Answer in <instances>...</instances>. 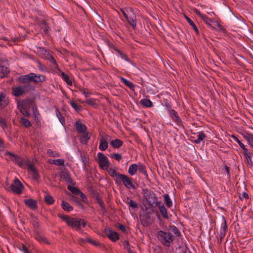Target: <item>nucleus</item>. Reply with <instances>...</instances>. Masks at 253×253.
<instances>
[{
	"mask_svg": "<svg viewBox=\"0 0 253 253\" xmlns=\"http://www.w3.org/2000/svg\"><path fill=\"white\" fill-rule=\"evenodd\" d=\"M232 138L234 139V140L237 142L238 143V144L239 145V146H240V147L242 149V150H243L244 149H246V148L245 147V145H244L243 143H242L241 142V141H240L239 140V139L236 137L234 135H232Z\"/></svg>",
	"mask_w": 253,
	"mask_h": 253,
	"instance_id": "nucleus-46",
	"label": "nucleus"
},
{
	"mask_svg": "<svg viewBox=\"0 0 253 253\" xmlns=\"http://www.w3.org/2000/svg\"><path fill=\"white\" fill-rule=\"evenodd\" d=\"M106 43L107 44V45L111 48H112V49H114V48L115 47V46L114 45V44L111 42L109 40H106L105 41Z\"/></svg>",
	"mask_w": 253,
	"mask_h": 253,
	"instance_id": "nucleus-56",
	"label": "nucleus"
},
{
	"mask_svg": "<svg viewBox=\"0 0 253 253\" xmlns=\"http://www.w3.org/2000/svg\"><path fill=\"white\" fill-rule=\"evenodd\" d=\"M195 12L204 21V22L209 27L215 28V27L212 26L211 24L213 21L212 19L209 18L206 15L201 13V12L198 9H196Z\"/></svg>",
	"mask_w": 253,
	"mask_h": 253,
	"instance_id": "nucleus-14",
	"label": "nucleus"
},
{
	"mask_svg": "<svg viewBox=\"0 0 253 253\" xmlns=\"http://www.w3.org/2000/svg\"><path fill=\"white\" fill-rule=\"evenodd\" d=\"M24 187L17 178H15L13 182L10 184V187H5V190L12 191L16 194H21Z\"/></svg>",
	"mask_w": 253,
	"mask_h": 253,
	"instance_id": "nucleus-4",
	"label": "nucleus"
},
{
	"mask_svg": "<svg viewBox=\"0 0 253 253\" xmlns=\"http://www.w3.org/2000/svg\"><path fill=\"white\" fill-rule=\"evenodd\" d=\"M20 112L24 116H30V113L27 109V108H25L24 109L22 110V111H20Z\"/></svg>",
	"mask_w": 253,
	"mask_h": 253,
	"instance_id": "nucleus-53",
	"label": "nucleus"
},
{
	"mask_svg": "<svg viewBox=\"0 0 253 253\" xmlns=\"http://www.w3.org/2000/svg\"><path fill=\"white\" fill-rule=\"evenodd\" d=\"M117 227L121 230L122 232L124 233L126 232V228L122 224H118V225L117 226Z\"/></svg>",
	"mask_w": 253,
	"mask_h": 253,
	"instance_id": "nucleus-54",
	"label": "nucleus"
},
{
	"mask_svg": "<svg viewBox=\"0 0 253 253\" xmlns=\"http://www.w3.org/2000/svg\"><path fill=\"white\" fill-rule=\"evenodd\" d=\"M137 169L139 171V172L144 174L146 177V178H148V175L147 173V171L146 170V168L144 166L142 165H139L137 167Z\"/></svg>",
	"mask_w": 253,
	"mask_h": 253,
	"instance_id": "nucleus-29",
	"label": "nucleus"
},
{
	"mask_svg": "<svg viewBox=\"0 0 253 253\" xmlns=\"http://www.w3.org/2000/svg\"><path fill=\"white\" fill-rule=\"evenodd\" d=\"M119 176V182L116 183L118 184H123L124 186L128 189H132L135 190L136 188L132 182V178L126 175L125 174H121Z\"/></svg>",
	"mask_w": 253,
	"mask_h": 253,
	"instance_id": "nucleus-6",
	"label": "nucleus"
},
{
	"mask_svg": "<svg viewBox=\"0 0 253 253\" xmlns=\"http://www.w3.org/2000/svg\"><path fill=\"white\" fill-rule=\"evenodd\" d=\"M124 249L126 250L127 248V249L129 248V242L127 241H125L124 243Z\"/></svg>",
	"mask_w": 253,
	"mask_h": 253,
	"instance_id": "nucleus-64",
	"label": "nucleus"
},
{
	"mask_svg": "<svg viewBox=\"0 0 253 253\" xmlns=\"http://www.w3.org/2000/svg\"><path fill=\"white\" fill-rule=\"evenodd\" d=\"M17 107L20 111H22V110L26 108L27 106L26 104L23 102H18L17 103Z\"/></svg>",
	"mask_w": 253,
	"mask_h": 253,
	"instance_id": "nucleus-50",
	"label": "nucleus"
},
{
	"mask_svg": "<svg viewBox=\"0 0 253 253\" xmlns=\"http://www.w3.org/2000/svg\"><path fill=\"white\" fill-rule=\"evenodd\" d=\"M153 199H152V201H148L150 205H153V204H155L156 206H158V208L159 209L160 212L163 217L165 219H168L169 216L168 215V212L167 210L164 205L163 204L159 202L158 203L157 201V199L155 197L154 194H153Z\"/></svg>",
	"mask_w": 253,
	"mask_h": 253,
	"instance_id": "nucleus-7",
	"label": "nucleus"
},
{
	"mask_svg": "<svg viewBox=\"0 0 253 253\" xmlns=\"http://www.w3.org/2000/svg\"><path fill=\"white\" fill-rule=\"evenodd\" d=\"M9 72V70L5 66H1L0 67V77L3 78L5 77L6 75H7Z\"/></svg>",
	"mask_w": 253,
	"mask_h": 253,
	"instance_id": "nucleus-31",
	"label": "nucleus"
},
{
	"mask_svg": "<svg viewBox=\"0 0 253 253\" xmlns=\"http://www.w3.org/2000/svg\"><path fill=\"white\" fill-rule=\"evenodd\" d=\"M182 253H191L189 249L186 247L182 250Z\"/></svg>",
	"mask_w": 253,
	"mask_h": 253,
	"instance_id": "nucleus-63",
	"label": "nucleus"
},
{
	"mask_svg": "<svg viewBox=\"0 0 253 253\" xmlns=\"http://www.w3.org/2000/svg\"><path fill=\"white\" fill-rule=\"evenodd\" d=\"M47 153L48 155L50 156L53 157H59L60 155L59 153L57 152H54L51 150H48L47 151Z\"/></svg>",
	"mask_w": 253,
	"mask_h": 253,
	"instance_id": "nucleus-45",
	"label": "nucleus"
},
{
	"mask_svg": "<svg viewBox=\"0 0 253 253\" xmlns=\"http://www.w3.org/2000/svg\"><path fill=\"white\" fill-rule=\"evenodd\" d=\"M80 103H86L90 106L95 105V103H94L93 100L89 97L86 98L85 100H81L80 99Z\"/></svg>",
	"mask_w": 253,
	"mask_h": 253,
	"instance_id": "nucleus-36",
	"label": "nucleus"
},
{
	"mask_svg": "<svg viewBox=\"0 0 253 253\" xmlns=\"http://www.w3.org/2000/svg\"><path fill=\"white\" fill-rule=\"evenodd\" d=\"M33 74V79H32V82H35V83H38V82H43L45 80V78L43 76L38 74L37 75L35 73H32Z\"/></svg>",
	"mask_w": 253,
	"mask_h": 253,
	"instance_id": "nucleus-24",
	"label": "nucleus"
},
{
	"mask_svg": "<svg viewBox=\"0 0 253 253\" xmlns=\"http://www.w3.org/2000/svg\"><path fill=\"white\" fill-rule=\"evenodd\" d=\"M24 202L27 206L32 210H35L37 208V201L35 200L32 199H25Z\"/></svg>",
	"mask_w": 253,
	"mask_h": 253,
	"instance_id": "nucleus-18",
	"label": "nucleus"
},
{
	"mask_svg": "<svg viewBox=\"0 0 253 253\" xmlns=\"http://www.w3.org/2000/svg\"><path fill=\"white\" fill-rule=\"evenodd\" d=\"M38 68L39 70L41 71H45V67L43 65H42L41 63L40 62L38 63Z\"/></svg>",
	"mask_w": 253,
	"mask_h": 253,
	"instance_id": "nucleus-61",
	"label": "nucleus"
},
{
	"mask_svg": "<svg viewBox=\"0 0 253 253\" xmlns=\"http://www.w3.org/2000/svg\"><path fill=\"white\" fill-rule=\"evenodd\" d=\"M107 169V171L108 173V174L110 175V176H111L112 178H114L115 183H119V175H121V173H119L115 169L109 168V167L107 169Z\"/></svg>",
	"mask_w": 253,
	"mask_h": 253,
	"instance_id": "nucleus-15",
	"label": "nucleus"
},
{
	"mask_svg": "<svg viewBox=\"0 0 253 253\" xmlns=\"http://www.w3.org/2000/svg\"><path fill=\"white\" fill-rule=\"evenodd\" d=\"M28 171L33 180H38L39 179L40 177L39 174L33 165L29 164L28 166Z\"/></svg>",
	"mask_w": 253,
	"mask_h": 253,
	"instance_id": "nucleus-11",
	"label": "nucleus"
},
{
	"mask_svg": "<svg viewBox=\"0 0 253 253\" xmlns=\"http://www.w3.org/2000/svg\"><path fill=\"white\" fill-rule=\"evenodd\" d=\"M111 157L114 158L118 162H120V160L122 159V155L119 153H114L112 155H111Z\"/></svg>",
	"mask_w": 253,
	"mask_h": 253,
	"instance_id": "nucleus-49",
	"label": "nucleus"
},
{
	"mask_svg": "<svg viewBox=\"0 0 253 253\" xmlns=\"http://www.w3.org/2000/svg\"><path fill=\"white\" fill-rule=\"evenodd\" d=\"M172 228V231L173 232V233L176 235V236H179L180 235V231H179V230L177 229V228L176 227H175V226H172L171 227Z\"/></svg>",
	"mask_w": 253,
	"mask_h": 253,
	"instance_id": "nucleus-52",
	"label": "nucleus"
},
{
	"mask_svg": "<svg viewBox=\"0 0 253 253\" xmlns=\"http://www.w3.org/2000/svg\"><path fill=\"white\" fill-rule=\"evenodd\" d=\"M169 117L179 126H182V122L177 112L174 110H170L169 111Z\"/></svg>",
	"mask_w": 253,
	"mask_h": 253,
	"instance_id": "nucleus-12",
	"label": "nucleus"
},
{
	"mask_svg": "<svg viewBox=\"0 0 253 253\" xmlns=\"http://www.w3.org/2000/svg\"><path fill=\"white\" fill-rule=\"evenodd\" d=\"M227 229V225L226 224V222L225 219H224L223 224L222 225L221 229L219 232V237L220 239V242L222 241V239L224 238Z\"/></svg>",
	"mask_w": 253,
	"mask_h": 253,
	"instance_id": "nucleus-19",
	"label": "nucleus"
},
{
	"mask_svg": "<svg viewBox=\"0 0 253 253\" xmlns=\"http://www.w3.org/2000/svg\"><path fill=\"white\" fill-rule=\"evenodd\" d=\"M44 200L45 202L49 205L53 204L54 201L53 197L51 196L48 194H46L44 195Z\"/></svg>",
	"mask_w": 253,
	"mask_h": 253,
	"instance_id": "nucleus-34",
	"label": "nucleus"
},
{
	"mask_svg": "<svg viewBox=\"0 0 253 253\" xmlns=\"http://www.w3.org/2000/svg\"><path fill=\"white\" fill-rule=\"evenodd\" d=\"M29 87L30 86L28 85H24L13 87L12 88L13 94L15 96H21L28 91Z\"/></svg>",
	"mask_w": 253,
	"mask_h": 253,
	"instance_id": "nucleus-10",
	"label": "nucleus"
},
{
	"mask_svg": "<svg viewBox=\"0 0 253 253\" xmlns=\"http://www.w3.org/2000/svg\"><path fill=\"white\" fill-rule=\"evenodd\" d=\"M100 138L99 139V149L101 151H104L108 148V143L107 142V139L110 136L107 135L106 136V138H104L103 136L101 135L100 134Z\"/></svg>",
	"mask_w": 253,
	"mask_h": 253,
	"instance_id": "nucleus-13",
	"label": "nucleus"
},
{
	"mask_svg": "<svg viewBox=\"0 0 253 253\" xmlns=\"http://www.w3.org/2000/svg\"><path fill=\"white\" fill-rule=\"evenodd\" d=\"M59 217L73 229L79 230V219L77 217H70L67 215L60 214Z\"/></svg>",
	"mask_w": 253,
	"mask_h": 253,
	"instance_id": "nucleus-3",
	"label": "nucleus"
},
{
	"mask_svg": "<svg viewBox=\"0 0 253 253\" xmlns=\"http://www.w3.org/2000/svg\"><path fill=\"white\" fill-rule=\"evenodd\" d=\"M127 204H128L129 207L133 209H135L138 207V205L136 203H135L134 201L131 200H129L127 202Z\"/></svg>",
	"mask_w": 253,
	"mask_h": 253,
	"instance_id": "nucleus-48",
	"label": "nucleus"
},
{
	"mask_svg": "<svg viewBox=\"0 0 253 253\" xmlns=\"http://www.w3.org/2000/svg\"><path fill=\"white\" fill-rule=\"evenodd\" d=\"M33 76L32 73L22 75L19 77L18 81L22 84L32 82Z\"/></svg>",
	"mask_w": 253,
	"mask_h": 253,
	"instance_id": "nucleus-17",
	"label": "nucleus"
},
{
	"mask_svg": "<svg viewBox=\"0 0 253 253\" xmlns=\"http://www.w3.org/2000/svg\"><path fill=\"white\" fill-rule=\"evenodd\" d=\"M68 190L72 193L74 195H77L79 193V190L72 185L68 186Z\"/></svg>",
	"mask_w": 253,
	"mask_h": 253,
	"instance_id": "nucleus-39",
	"label": "nucleus"
},
{
	"mask_svg": "<svg viewBox=\"0 0 253 253\" xmlns=\"http://www.w3.org/2000/svg\"><path fill=\"white\" fill-rule=\"evenodd\" d=\"M243 154L245 157V161L248 164L249 166L251 167L253 166V162L252 160V154L248 151V150L246 148L243 150Z\"/></svg>",
	"mask_w": 253,
	"mask_h": 253,
	"instance_id": "nucleus-16",
	"label": "nucleus"
},
{
	"mask_svg": "<svg viewBox=\"0 0 253 253\" xmlns=\"http://www.w3.org/2000/svg\"><path fill=\"white\" fill-rule=\"evenodd\" d=\"M131 27L134 29L136 26V17L134 14L132 13L131 16L128 17V19H126Z\"/></svg>",
	"mask_w": 253,
	"mask_h": 253,
	"instance_id": "nucleus-23",
	"label": "nucleus"
},
{
	"mask_svg": "<svg viewBox=\"0 0 253 253\" xmlns=\"http://www.w3.org/2000/svg\"><path fill=\"white\" fill-rule=\"evenodd\" d=\"M110 144L113 147L118 148L123 145V142L120 139H115V140L111 141Z\"/></svg>",
	"mask_w": 253,
	"mask_h": 253,
	"instance_id": "nucleus-25",
	"label": "nucleus"
},
{
	"mask_svg": "<svg viewBox=\"0 0 253 253\" xmlns=\"http://www.w3.org/2000/svg\"><path fill=\"white\" fill-rule=\"evenodd\" d=\"M61 177L64 178L66 181L70 182L71 180L70 175L67 172H62L61 174Z\"/></svg>",
	"mask_w": 253,
	"mask_h": 253,
	"instance_id": "nucleus-40",
	"label": "nucleus"
},
{
	"mask_svg": "<svg viewBox=\"0 0 253 253\" xmlns=\"http://www.w3.org/2000/svg\"><path fill=\"white\" fill-rule=\"evenodd\" d=\"M45 58L52 64V66L53 67H55L56 65V61L53 56L50 54V53L46 56Z\"/></svg>",
	"mask_w": 253,
	"mask_h": 253,
	"instance_id": "nucleus-35",
	"label": "nucleus"
},
{
	"mask_svg": "<svg viewBox=\"0 0 253 253\" xmlns=\"http://www.w3.org/2000/svg\"><path fill=\"white\" fill-rule=\"evenodd\" d=\"M38 51L39 53L42 54L44 56V58L46 57V56L50 53L49 51H47L46 49L42 47H39Z\"/></svg>",
	"mask_w": 253,
	"mask_h": 253,
	"instance_id": "nucleus-44",
	"label": "nucleus"
},
{
	"mask_svg": "<svg viewBox=\"0 0 253 253\" xmlns=\"http://www.w3.org/2000/svg\"><path fill=\"white\" fill-rule=\"evenodd\" d=\"M0 124H1L2 127H4L6 126V121L5 119L2 118H0Z\"/></svg>",
	"mask_w": 253,
	"mask_h": 253,
	"instance_id": "nucleus-62",
	"label": "nucleus"
},
{
	"mask_svg": "<svg viewBox=\"0 0 253 253\" xmlns=\"http://www.w3.org/2000/svg\"><path fill=\"white\" fill-rule=\"evenodd\" d=\"M211 24L212 26L215 27V28H211L213 29H215L216 28H217L219 30H224V29L222 28V26L220 24H219L217 21H212Z\"/></svg>",
	"mask_w": 253,
	"mask_h": 253,
	"instance_id": "nucleus-42",
	"label": "nucleus"
},
{
	"mask_svg": "<svg viewBox=\"0 0 253 253\" xmlns=\"http://www.w3.org/2000/svg\"><path fill=\"white\" fill-rule=\"evenodd\" d=\"M45 34H47L49 30V27L46 24H44L42 27Z\"/></svg>",
	"mask_w": 253,
	"mask_h": 253,
	"instance_id": "nucleus-60",
	"label": "nucleus"
},
{
	"mask_svg": "<svg viewBox=\"0 0 253 253\" xmlns=\"http://www.w3.org/2000/svg\"><path fill=\"white\" fill-rule=\"evenodd\" d=\"M61 77L62 79L66 82V83L69 85H71L72 83L71 81L70 80L69 77L67 75L65 74L64 73H62L61 74Z\"/></svg>",
	"mask_w": 253,
	"mask_h": 253,
	"instance_id": "nucleus-37",
	"label": "nucleus"
},
{
	"mask_svg": "<svg viewBox=\"0 0 253 253\" xmlns=\"http://www.w3.org/2000/svg\"><path fill=\"white\" fill-rule=\"evenodd\" d=\"M197 139L194 140V143L196 144H200L201 142L204 140L206 137L207 135L203 131H199L197 133Z\"/></svg>",
	"mask_w": 253,
	"mask_h": 253,
	"instance_id": "nucleus-21",
	"label": "nucleus"
},
{
	"mask_svg": "<svg viewBox=\"0 0 253 253\" xmlns=\"http://www.w3.org/2000/svg\"><path fill=\"white\" fill-rule=\"evenodd\" d=\"M20 123L26 127H29L31 126L30 122L27 119L22 117L20 121Z\"/></svg>",
	"mask_w": 253,
	"mask_h": 253,
	"instance_id": "nucleus-32",
	"label": "nucleus"
},
{
	"mask_svg": "<svg viewBox=\"0 0 253 253\" xmlns=\"http://www.w3.org/2000/svg\"><path fill=\"white\" fill-rule=\"evenodd\" d=\"M137 170V166L135 164H131L129 166L128 169V172L130 175H133L136 172Z\"/></svg>",
	"mask_w": 253,
	"mask_h": 253,
	"instance_id": "nucleus-26",
	"label": "nucleus"
},
{
	"mask_svg": "<svg viewBox=\"0 0 253 253\" xmlns=\"http://www.w3.org/2000/svg\"><path fill=\"white\" fill-rule=\"evenodd\" d=\"M61 206L62 209L67 211H70L73 210L72 207H71L67 202L64 201L62 202Z\"/></svg>",
	"mask_w": 253,
	"mask_h": 253,
	"instance_id": "nucleus-30",
	"label": "nucleus"
},
{
	"mask_svg": "<svg viewBox=\"0 0 253 253\" xmlns=\"http://www.w3.org/2000/svg\"><path fill=\"white\" fill-rule=\"evenodd\" d=\"M5 145L3 140L0 138V156H2L3 153H4V155L6 156L5 159L7 160H11L15 163L17 164L19 166H21L23 164L22 159L17 156L13 154V153L8 152H4Z\"/></svg>",
	"mask_w": 253,
	"mask_h": 253,
	"instance_id": "nucleus-1",
	"label": "nucleus"
},
{
	"mask_svg": "<svg viewBox=\"0 0 253 253\" xmlns=\"http://www.w3.org/2000/svg\"><path fill=\"white\" fill-rule=\"evenodd\" d=\"M121 12L123 13V15L125 17L126 19H128V16L127 15V13L128 11L126 9H121Z\"/></svg>",
	"mask_w": 253,
	"mask_h": 253,
	"instance_id": "nucleus-59",
	"label": "nucleus"
},
{
	"mask_svg": "<svg viewBox=\"0 0 253 253\" xmlns=\"http://www.w3.org/2000/svg\"><path fill=\"white\" fill-rule=\"evenodd\" d=\"M165 202L168 208H170L172 205V201L168 195L164 196Z\"/></svg>",
	"mask_w": 253,
	"mask_h": 253,
	"instance_id": "nucleus-33",
	"label": "nucleus"
},
{
	"mask_svg": "<svg viewBox=\"0 0 253 253\" xmlns=\"http://www.w3.org/2000/svg\"><path fill=\"white\" fill-rule=\"evenodd\" d=\"M70 104L71 105V106L75 110H76L77 111H78L79 108H78V106L77 105V104H76L75 103L74 101H70Z\"/></svg>",
	"mask_w": 253,
	"mask_h": 253,
	"instance_id": "nucleus-58",
	"label": "nucleus"
},
{
	"mask_svg": "<svg viewBox=\"0 0 253 253\" xmlns=\"http://www.w3.org/2000/svg\"><path fill=\"white\" fill-rule=\"evenodd\" d=\"M80 92H81L82 94L84 95L86 98L89 97L91 94V92L89 91L88 89L86 88H84L83 89L80 88Z\"/></svg>",
	"mask_w": 253,
	"mask_h": 253,
	"instance_id": "nucleus-41",
	"label": "nucleus"
},
{
	"mask_svg": "<svg viewBox=\"0 0 253 253\" xmlns=\"http://www.w3.org/2000/svg\"><path fill=\"white\" fill-rule=\"evenodd\" d=\"M253 134L249 133H247L246 135H243V137L247 140L248 142L250 140V139H252V136Z\"/></svg>",
	"mask_w": 253,
	"mask_h": 253,
	"instance_id": "nucleus-55",
	"label": "nucleus"
},
{
	"mask_svg": "<svg viewBox=\"0 0 253 253\" xmlns=\"http://www.w3.org/2000/svg\"><path fill=\"white\" fill-rule=\"evenodd\" d=\"M185 19H186L187 22L189 24V25L192 26L193 30L195 32L196 35H198L199 34V31H198V29L197 27H196V25L194 24V23L192 21V20L190 18L186 16H185Z\"/></svg>",
	"mask_w": 253,
	"mask_h": 253,
	"instance_id": "nucleus-27",
	"label": "nucleus"
},
{
	"mask_svg": "<svg viewBox=\"0 0 253 253\" xmlns=\"http://www.w3.org/2000/svg\"><path fill=\"white\" fill-rule=\"evenodd\" d=\"M104 234L112 242H116L119 239V234L117 232L113 231L110 228H105L104 230Z\"/></svg>",
	"mask_w": 253,
	"mask_h": 253,
	"instance_id": "nucleus-9",
	"label": "nucleus"
},
{
	"mask_svg": "<svg viewBox=\"0 0 253 253\" xmlns=\"http://www.w3.org/2000/svg\"><path fill=\"white\" fill-rule=\"evenodd\" d=\"M8 100L6 95L3 93L0 94V108H3L8 104Z\"/></svg>",
	"mask_w": 253,
	"mask_h": 253,
	"instance_id": "nucleus-20",
	"label": "nucleus"
},
{
	"mask_svg": "<svg viewBox=\"0 0 253 253\" xmlns=\"http://www.w3.org/2000/svg\"><path fill=\"white\" fill-rule=\"evenodd\" d=\"M249 198L248 194L246 192H243L242 195L240 196V199L243 200L244 199H248Z\"/></svg>",
	"mask_w": 253,
	"mask_h": 253,
	"instance_id": "nucleus-57",
	"label": "nucleus"
},
{
	"mask_svg": "<svg viewBox=\"0 0 253 253\" xmlns=\"http://www.w3.org/2000/svg\"><path fill=\"white\" fill-rule=\"evenodd\" d=\"M80 199L84 203L87 204L88 203L86 196L81 191H80Z\"/></svg>",
	"mask_w": 253,
	"mask_h": 253,
	"instance_id": "nucleus-51",
	"label": "nucleus"
},
{
	"mask_svg": "<svg viewBox=\"0 0 253 253\" xmlns=\"http://www.w3.org/2000/svg\"><path fill=\"white\" fill-rule=\"evenodd\" d=\"M158 238L163 245L167 247H169L172 242L171 234L162 230L158 232Z\"/></svg>",
	"mask_w": 253,
	"mask_h": 253,
	"instance_id": "nucleus-2",
	"label": "nucleus"
},
{
	"mask_svg": "<svg viewBox=\"0 0 253 253\" xmlns=\"http://www.w3.org/2000/svg\"><path fill=\"white\" fill-rule=\"evenodd\" d=\"M56 115L59 122L61 123L62 125H64V119L63 118V117H62L60 113L59 112L58 109L56 110Z\"/></svg>",
	"mask_w": 253,
	"mask_h": 253,
	"instance_id": "nucleus-43",
	"label": "nucleus"
},
{
	"mask_svg": "<svg viewBox=\"0 0 253 253\" xmlns=\"http://www.w3.org/2000/svg\"><path fill=\"white\" fill-rule=\"evenodd\" d=\"M99 167L102 169H107L109 167V160L103 153L99 152L97 154Z\"/></svg>",
	"mask_w": 253,
	"mask_h": 253,
	"instance_id": "nucleus-8",
	"label": "nucleus"
},
{
	"mask_svg": "<svg viewBox=\"0 0 253 253\" xmlns=\"http://www.w3.org/2000/svg\"><path fill=\"white\" fill-rule=\"evenodd\" d=\"M91 135V133L87 130L86 126L80 122V143L83 144H87Z\"/></svg>",
	"mask_w": 253,
	"mask_h": 253,
	"instance_id": "nucleus-5",
	"label": "nucleus"
},
{
	"mask_svg": "<svg viewBox=\"0 0 253 253\" xmlns=\"http://www.w3.org/2000/svg\"><path fill=\"white\" fill-rule=\"evenodd\" d=\"M88 242L89 243L95 246H97L99 245V243H97L96 241L92 240L89 238H86V239H83L80 238V243L81 242Z\"/></svg>",
	"mask_w": 253,
	"mask_h": 253,
	"instance_id": "nucleus-38",
	"label": "nucleus"
},
{
	"mask_svg": "<svg viewBox=\"0 0 253 253\" xmlns=\"http://www.w3.org/2000/svg\"><path fill=\"white\" fill-rule=\"evenodd\" d=\"M120 80L122 83L124 84L127 87H128L132 91L134 90L135 85L132 84V83L130 82L128 80L126 79L121 77Z\"/></svg>",
	"mask_w": 253,
	"mask_h": 253,
	"instance_id": "nucleus-22",
	"label": "nucleus"
},
{
	"mask_svg": "<svg viewBox=\"0 0 253 253\" xmlns=\"http://www.w3.org/2000/svg\"><path fill=\"white\" fill-rule=\"evenodd\" d=\"M53 164L58 166H62L64 164V161L61 159H56L54 160Z\"/></svg>",
	"mask_w": 253,
	"mask_h": 253,
	"instance_id": "nucleus-47",
	"label": "nucleus"
},
{
	"mask_svg": "<svg viewBox=\"0 0 253 253\" xmlns=\"http://www.w3.org/2000/svg\"><path fill=\"white\" fill-rule=\"evenodd\" d=\"M140 103L143 106H145L146 107H151L153 106L152 102L147 99H142L140 100Z\"/></svg>",
	"mask_w": 253,
	"mask_h": 253,
	"instance_id": "nucleus-28",
	"label": "nucleus"
}]
</instances>
